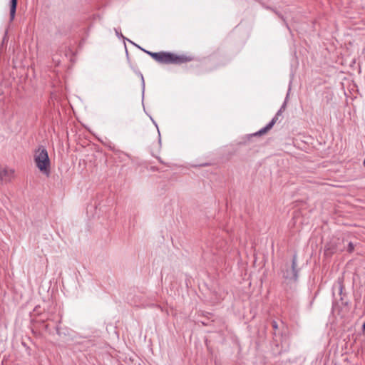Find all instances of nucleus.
I'll list each match as a JSON object with an SVG mask.
<instances>
[{"mask_svg": "<svg viewBox=\"0 0 365 365\" xmlns=\"http://www.w3.org/2000/svg\"><path fill=\"white\" fill-rule=\"evenodd\" d=\"M354 245L351 242H349L347 248H346V251L348 252L351 253L354 251Z\"/></svg>", "mask_w": 365, "mask_h": 365, "instance_id": "6", "label": "nucleus"}, {"mask_svg": "<svg viewBox=\"0 0 365 365\" xmlns=\"http://www.w3.org/2000/svg\"><path fill=\"white\" fill-rule=\"evenodd\" d=\"M34 161L36 163V167L41 172L48 175L50 160L48 152L43 146H39L38 148L35 151Z\"/></svg>", "mask_w": 365, "mask_h": 365, "instance_id": "2", "label": "nucleus"}, {"mask_svg": "<svg viewBox=\"0 0 365 365\" xmlns=\"http://www.w3.org/2000/svg\"><path fill=\"white\" fill-rule=\"evenodd\" d=\"M276 14L278 15L279 17H280L285 22V20L284 19L283 16H282L280 14H279L277 12H276Z\"/></svg>", "mask_w": 365, "mask_h": 365, "instance_id": "11", "label": "nucleus"}, {"mask_svg": "<svg viewBox=\"0 0 365 365\" xmlns=\"http://www.w3.org/2000/svg\"><path fill=\"white\" fill-rule=\"evenodd\" d=\"M297 259L294 255L292 257V264L282 271V277L284 279V283L288 284H295L298 279V269H297Z\"/></svg>", "mask_w": 365, "mask_h": 365, "instance_id": "3", "label": "nucleus"}, {"mask_svg": "<svg viewBox=\"0 0 365 365\" xmlns=\"http://www.w3.org/2000/svg\"><path fill=\"white\" fill-rule=\"evenodd\" d=\"M362 329H363V330H365V322H364V324L362 325Z\"/></svg>", "mask_w": 365, "mask_h": 365, "instance_id": "12", "label": "nucleus"}, {"mask_svg": "<svg viewBox=\"0 0 365 365\" xmlns=\"http://www.w3.org/2000/svg\"><path fill=\"white\" fill-rule=\"evenodd\" d=\"M140 49H142L143 51L147 53L148 55H150L153 58H154L156 61L160 63H165V64H181L183 63L189 62L192 60L190 57H188L185 55H175L172 53L169 52H150L148 51H146L145 49H143L142 48L139 47Z\"/></svg>", "mask_w": 365, "mask_h": 365, "instance_id": "1", "label": "nucleus"}, {"mask_svg": "<svg viewBox=\"0 0 365 365\" xmlns=\"http://www.w3.org/2000/svg\"><path fill=\"white\" fill-rule=\"evenodd\" d=\"M17 6V0H10V21L14 19Z\"/></svg>", "mask_w": 365, "mask_h": 365, "instance_id": "5", "label": "nucleus"}, {"mask_svg": "<svg viewBox=\"0 0 365 365\" xmlns=\"http://www.w3.org/2000/svg\"><path fill=\"white\" fill-rule=\"evenodd\" d=\"M125 39H126V40H128V41H130V43H133V45H135V43H133V42H132L131 41H130L129 39H128V38H125Z\"/></svg>", "mask_w": 365, "mask_h": 365, "instance_id": "13", "label": "nucleus"}, {"mask_svg": "<svg viewBox=\"0 0 365 365\" xmlns=\"http://www.w3.org/2000/svg\"><path fill=\"white\" fill-rule=\"evenodd\" d=\"M56 331H57V334H60V332H59V331H58V328L56 329Z\"/></svg>", "mask_w": 365, "mask_h": 365, "instance_id": "14", "label": "nucleus"}, {"mask_svg": "<svg viewBox=\"0 0 365 365\" xmlns=\"http://www.w3.org/2000/svg\"><path fill=\"white\" fill-rule=\"evenodd\" d=\"M289 93L288 92L287 94L285 101H284L283 104L282 105L281 108H279L282 111H284L286 109L287 100V98L289 97Z\"/></svg>", "mask_w": 365, "mask_h": 365, "instance_id": "7", "label": "nucleus"}, {"mask_svg": "<svg viewBox=\"0 0 365 365\" xmlns=\"http://www.w3.org/2000/svg\"><path fill=\"white\" fill-rule=\"evenodd\" d=\"M282 112L283 111L279 109L277 112L274 117L272 119V120L265 127L260 129L258 132L255 133L254 135H261L266 133L268 130H269L273 127V125L277 122L278 117L282 113Z\"/></svg>", "mask_w": 365, "mask_h": 365, "instance_id": "4", "label": "nucleus"}, {"mask_svg": "<svg viewBox=\"0 0 365 365\" xmlns=\"http://www.w3.org/2000/svg\"><path fill=\"white\" fill-rule=\"evenodd\" d=\"M272 328L274 330H277L278 329V324H277V322L276 321H272Z\"/></svg>", "mask_w": 365, "mask_h": 365, "instance_id": "9", "label": "nucleus"}, {"mask_svg": "<svg viewBox=\"0 0 365 365\" xmlns=\"http://www.w3.org/2000/svg\"><path fill=\"white\" fill-rule=\"evenodd\" d=\"M115 32L117 36L122 37L123 38L125 39V38L120 33V29H115Z\"/></svg>", "mask_w": 365, "mask_h": 365, "instance_id": "8", "label": "nucleus"}, {"mask_svg": "<svg viewBox=\"0 0 365 365\" xmlns=\"http://www.w3.org/2000/svg\"><path fill=\"white\" fill-rule=\"evenodd\" d=\"M364 166H365V158H364Z\"/></svg>", "mask_w": 365, "mask_h": 365, "instance_id": "15", "label": "nucleus"}, {"mask_svg": "<svg viewBox=\"0 0 365 365\" xmlns=\"http://www.w3.org/2000/svg\"><path fill=\"white\" fill-rule=\"evenodd\" d=\"M142 83H143V93L144 89H145V83H144V78L143 76H142Z\"/></svg>", "mask_w": 365, "mask_h": 365, "instance_id": "10", "label": "nucleus"}]
</instances>
